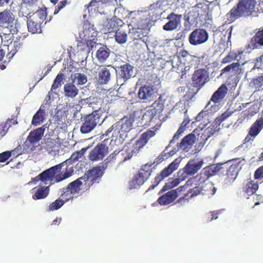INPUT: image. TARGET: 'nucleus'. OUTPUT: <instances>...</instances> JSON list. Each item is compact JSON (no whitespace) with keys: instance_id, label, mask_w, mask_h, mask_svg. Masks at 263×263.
I'll list each match as a JSON object with an SVG mask.
<instances>
[{"instance_id":"f257e3e1","label":"nucleus","mask_w":263,"mask_h":263,"mask_svg":"<svg viewBox=\"0 0 263 263\" xmlns=\"http://www.w3.org/2000/svg\"><path fill=\"white\" fill-rule=\"evenodd\" d=\"M68 160L51 167L43 172L37 176L32 178L27 184L31 185L36 184L40 181L39 185L33 187L31 190L32 198L34 200L45 198L49 192V186L52 183L53 178L56 182H60L70 177L73 172L72 167L67 165Z\"/></svg>"},{"instance_id":"f03ea898","label":"nucleus","mask_w":263,"mask_h":263,"mask_svg":"<svg viewBox=\"0 0 263 263\" xmlns=\"http://www.w3.org/2000/svg\"><path fill=\"white\" fill-rule=\"evenodd\" d=\"M134 120L132 118H124L109 127L106 132V136L115 138V142L122 143L127 136V133L133 127Z\"/></svg>"},{"instance_id":"7ed1b4c3","label":"nucleus","mask_w":263,"mask_h":263,"mask_svg":"<svg viewBox=\"0 0 263 263\" xmlns=\"http://www.w3.org/2000/svg\"><path fill=\"white\" fill-rule=\"evenodd\" d=\"M129 37L132 40L142 39L148 34L149 20L142 18L139 15L128 21Z\"/></svg>"},{"instance_id":"20e7f679","label":"nucleus","mask_w":263,"mask_h":263,"mask_svg":"<svg viewBox=\"0 0 263 263\" xmlns=\"http://www.w3.org/2000/svg\"><path fill=\"white\" fill-rule=\"evenodd\" d=\"M256 3L255 0H239L237 8L232 9L228 16L233 21L241 15H248L254 10Z\"/></svg>"},{"instance_id":"39448f33","label":"nucleus","mask_w":263,"mask_h":263,"mask_svg":"<svg viewBox=\"0 0 263 263\" xmlns=\"http://www.w3.org/2000/svg\"><path fill=\"white\" fill-rule=\"evenodd\" d=\"M84 183L86 184L85 178L82 177L69 183L67 187L63 189L62 199L67 201L70 199L77 198L81 195L82 185Z\"/></svg>"},{"instance_id":"423d86ee","label":"nucleus","mask_w":263,"mask_h":263,"mask_svg":"<svg viewBox=\"0 0 263 263\" xmlns=\"http://www.w3.org/2000/svg\"><path fill=\"white\" fill-rule=\"evenodd\" d=\"M228 162H232V163L227 171L224 182L226 184L230 185L236 179L238 172L245 164L246 161L243 159L237 158L230 160Z\"/></svg>"},{"instance_id":"0eeeda50","label":"nucleus","mask_w":263,"mask_h":263,"mask_svg":"<svg viewBox=\"0 0 263 263\" xmlns=\"http://www.w3.org/2000/svg\"><path fill=\"white\" fill-rule=\"evenodd\" d=\"M100 111L96 110L92 113L86 116L84 119V123L80 130L83 134H87L92 131L97 124L100 125Z\"/></svg>"},{"instance_id":"6e6552de","label":"nucleus","mask_w":263,"mask_h":263,"mask_svg":"<svg viewBox=\"0 0 263 263\" xmlns=\"http://www.w3.org/2000/svg\"><path fill=\"white\" fill-rule=\"evenodd\" d=\"M117 83L118 85L122 86L124 83L133 76H134V67L129 64H126L121 66L117 70Z\"/></svg>"},{"instance_id":"1a4fd4ad","label":"nucleus","mask_w":263,"mask_h":263,"mask_svg":"<svg viewBox=\"0 0 263 263\" xmlns=\"http://www.w3.org/2000/svg\"><path fill=\"white\" fill-rule=\"evenodd\" d=\"M209 39L208 32L203 29H196L189 35V43L194 46L202 44L206 42Z\"/></svg>"},{"instance_id":"9d476101","label":"nucleus","mask_w":263,"mask_h":263,"mask_svg":"<svg viewBox=\"0 0 263 263\" xmlns=\"http://www.w3.org/2000/svg\"><path fill=\"white\" fill-rule=\"evenodd\" d=\"M196 139V136L194 134H189L187 135L182 140L179 145H177L173 150L170 151L169 155H174L179 149L185 151L191 148L195 143Z\"/></svg>"},{"instance_id":"9b49d317","label":"nucleus","mask_w":263,"mask_h":263,"mask_svg":"<svg viewBox=\"0 0 263 263\" xmlns=\"http://www.w3.org/2000/svg\"><path fill=\"white\" fill-rule=\"evenodd\" d=\"M106 168L105 164H102L101 165L93 167L89 171L87 174L82 177L85 178V182H89L88 184L92 183L98 178H100L104 173V171Z\"/></svg>"},{"instance_id":"f8f14e48","label":"nucleus","mask_w":263,"mask_h":263,"mask_svg":"<svg viewBox=\"0 0 263 263\" xmlns=\"http://www.w3.org/2000/svg\"><path fill=\"white\" fill-rule=\"evenodd\" d=\"M181 14L170 13L166 17L168 21L163 26L165 31H173L176 29L181 25Z\"/></svg>"},{"instance_id":"ddd939ff","label":"nucleus","mask_w":263,"mask_h":263,"mask_svg":"<svg viewBox=\"0 0 263 263\" xmlns=\"http://www.w3.org/2000/svg\"><path fill=\"white\" fill-rule=\"evenodd\" d=\"M203 163V160L199 161L190 160L183 168V173H181L182 175L185 176L186 178L187 175H194L202 167Z\"/></svg>"},{"instance_id":"4468645a","label":"nucleus","mask_w":263,"mask_h":263,"mask_svg":"<svg viewBox=\"0 0 263 263\" xmlns=\"http://www.w3.org/2000/svg\"><path fill=\"white\" fill-rule=\"evenodd\" d=\"M138 96L142 100L151 101L157 96V91L153 86L145 85L139 89Z\"/></svg>"},{"instance_id":"2eb2a0df","label":"nucleus","mask_w":263,"mask_h":263,"mask_svg":"<svg viewBox=\"0 0 263 263\" xmlns=\"http://www.w3.org/2000/svg\"><path fill=\"white\" fill-rule=\"evenodd\" d=\"M124 22L121 18L112 17L108 20L104 24L103 31L104 33L117 31L119 27H121Z\"/></svg>"},{"instance_id":"dca6fc26","label":"nucleus","mask_w":263,"mask_h":263,"mask_svg":"<svg viewBox=\"0 0 263 263\" xmlns=\"http://www.w3.org/2000/svg\"><path fill=\"white\" fill-rule=\"evenodd\" d=\"M98 81L100 84H106L110 80L111 73L115 71V69L111 65L107 67L101 66L99 68Z\"/></svg>"},{"instance_id":"f3484780","label":"nucleus","mask_w":263,"mask_h":263,"mask_svg":"<svg viewBox=\"0 0 263 263\" xmlns=\"http://www.w3.org/2000/svg\"><path fill=\"white\" fill-rule=\"evenodd\" d=\"M209 76L205 69H198L193 74L192 80L194 85L197 86H203L207 81Z\"/></svg>"},{"instance_id":"a211bd4d","label":"nucleus","mask_w":263,"mask_h":263,"mask_svg":"<svg viewBox=\"0 0 263 263\" xmlns=\"http://www.w3.org/2000/svg\"><path fill=\"white\" fill-rule=\"evenodd\" d=\"M107 147L101 144L95 147L89 154V158L92 161L102 159L107 154Z\"/></svg>"},{"instance_id":"6ab92c4d","label":"nucleus","mask_w":263,"mask_h":263,"mask_svg":"<svg viewBox=\"0 0 263 263\" xmlns=\"http://www.w3.org/2000/svg\"><path fill=\"white\" fill-rule=\"evenodd\" d=\"M98 33L94 26L88 22H85L83 25V31L80 33L81 37L85 41H91V37L97 35Z\"/></svg>"},{"instance_id":"aec40b11","label":"nucleus","mask_w":263,"mask_h":263,"mask_svg":"<svg viewBox=\"0 0 263 263\" xmlns=\"http://www.w3.org/2000/svg\"><path fill=\"white\" fill-rule=\"evenodd\" d=\"M45 145V148L49 154L53 156L59 154L61 147L59 139H48Z\"/></svg>"},{"instance_id":"412c9836","label":"nucleus","mask_w":263,"mask_h":263,"mask_svg":"<svg viewBox=\"0 0 263 263\" xmlns=\"http://www.w3.org/2000/svg\"><path fill=\"white\" fill-rule=\"evenodd\" d=\"M180 188L171 190L158 198V201L161 205H167L173 202L180 193Z\"/></svg>"},{"instance_id":"4be33fe9","label":"nucleus","mask_w":263,"mask_h":263,"mask_svg":"<svg viewBox=\"0 0 263 263\" xmlns=\"http://www.w3.org/2000/svg\"><path fill=\"white\" fill-rule=\"evenodd\" d=\"M219 171L218 166L211 165L205 167L200 173L199 176V180H201V183L204 182L210 177L215 175Z\"/></svg>"},{"instance_id":"5701e85b","label":"nucleus","mask_w":263,"mask_h":263,"mask_svg":"<svg viewBox=\"0 0 263 263\" xmlns=\"http://www.w3.org/2000/svg\"><path fill=\"white\" fill-rule=\"evenodd\" d=\"M180 162V161L178 159H175L173 162L170 164L167 167H165L161 171L160 174L157 177V179H158L159 181H160L165 178L168 177L174 171L176 170L178 168Z\"/></svg>"},{"instance_id":"b1692460","label":"nucleus","mask_w":263,"mask_h":263,"mask_svg":"<svg viewBox=\"0 0 263 263\" xmlns=\"http://www.w3.org/2000/svg\"><path fill=\"white\" fill-rule=\"evenodd\" d=\"M114 14L115 16L114 17L119 18L122 20V18L128 16L129 20L133 19L137 15H139L138 12L135 11L129 12L127 10H126L122 6L116 8L114 11Z\"/></svg>"},{"instance_id":"393cba45","label":"nucleus","mask_w":263,"mask_h":263,"mask_svg":"<svg viewBox=\"0 0 263 263\" xmlns=\"http://www.w3.org/2000/svg\"><path fill=\"white\" fill-rule=\"evenodd\" d=\"M46 128H47V126L45 124L42 127L31 132L27 137V140L31 143L38 142L43 136L45 130Z\"/></svg>"},{"instance_id":"a878e982","label":"nucleus","mask_w":263,"mask_h":263,"mask_svg":"<svg viewBox=\"0 0 263 263\" xmlns=\"http://www.w3.org/2000/svg\"><path fill=\"white\" fill-rule=\"evenodd\" d=\"M263 46V29L258 31L255 35L253 36L248 44V48L254 49L259 48Z\"/></svg>"},{"instance_id":"bb28decb","label":"nucleus","mask_w":263,"mask_h":263,"mask_svg":"<svg viewBox=\"0 0 263 263\" xmlns=\"http://www.w3.org/2000/svg\"><path fill=\"white\" fill-rule=\"evenodd\" d=\"M148 178V177H145L142 173L139 172L138 174L135 175L133 180L129 182V188L130 189L139 188Z\"/></svg>"},{"instance_id":"cd10ccee","label":"nucleus","mask_w":263,"mask_h":263,"mask_svg":"<svg viewBox=\"0 0 263 263\" xmlns=\"http://www.w3.org/2000/svg\"><path fill=\"white\" fill-rule=\"evenodd\" d=\"M258 189L257 182H254L251 179L247 180L243 184V192L248 196L253 195Z\"/></svg>"},{"instance_id":"c85d7f7f","label":"nucleus","mask_w":263,"mask_h":263,"mask_svg":"<svg viewBox=\"0 0 263 263\" xmlns=\"http://www.w3.org/2000/svg\"><path fill=\"white\" fill-rule=\"evenodd\" d=\"M98 46L99 47H98L96 57L100 62H104L109 57L110 50L105 46L101 45H98Z\"/></svg>"},{"instance_id":"c756f323","label":"nucleus","mask_w":263,"mask_h":263,"mask_svg":"<svg viewBox=\"0 0 263 263\" xmlns=\"http://www.w3.org/2000/svg\"><path fill=\"white\" fill-rule=\"evenodd\" d=\"M199 183H195V186L189 190L188 193L184 196L185 199L187 200L189 198L196 196L201 193L204 194L202 193V191H203V182L201 183V180H199Z\"/></svg>"},{"instance_id":"7c9ffc66","label":"nucleus","mask_w":263,"mask_h":263,"mask_svg":"<svg viewBox=\"0 0 263 263\" xmlns=\"http://www.w3.org/2000/svg\"><path fill=\"white\" fill-rule=\"evenodd\" d=\"M79 90L72 83H66L64 86V96L69 98H74L78 93Z\"/></svg>"},{"instance_id":"2f4dec72","label":"nucleus","mask_w":263,"mask_h":263,"mask_svg":"<svg viewBox=\"0 0 263 263\" xmlns=\"http://www.w3.org/2000/svg\"><path fill=\"white\" fill-rule=\"evenodd\" d=\"M228 92V88L225 85H222L213 95L211 100L215 103L220 102L224 99Z\"/></svg>"},{"instance_id":"473e14b6","label":"nucleus","mask_w":263,"mask_h":263,"mask_svg":"<svg viewBox=\"0 0 263 263\" xmlns=\"http://www.w3.org/2000/svg\"><path fill=\"white\" fill-rule=\"evenodd\" d=\"M41 24L38 22L33 21L32 18H29L27 21V27L28 31L32 34L40 33L42 32Z\"/></svg>"},{"instance_id":"72a5a7b5","label":"nucleus","mask_w":263,"mask_h":263,"mask_svg":"<svg viewBox=\"0 0 263 263\" xmlns=\"http://www.w3.org/2000/svg\"><path fill=\"white\" fill-rule=\"evenodd\" d=\"M263 127V118L257 120L249 131V136L254 138L260 132Z\"/></svg>"},{"instance_id":"f704fd0d","label":"nucleus","mask_w":263,"mask_h":263,"mask_svg":"<svg viewBox=\"0 0 263 263\" xmlns=\"http://www.w3.org/2000/svg\"><path fill=\"white\" fill-rule=\"evenodd\" d=\"M71 79L73 84L83 85L87 82V78L85 74L80 73L72 74Z\"/></svg>"},{"instance_id":"c9c22d12","label":"nucleus","mask_w":263,"mask_h":263,"mask_svg":"<svg viewBox=\"0 0 263 263\" xmlns=\"http://www.w3.org/2000/svg\"><path fill=\"white\" fill-rule=\"evenodd\" d=\"M46 112L38 110L33 117L32 124L35 126L42 124L46 118Z\"/></svg>"},{"instance_id":"e433bc0d","label":"nucleus","mask_w":263,"mask_h":263,"mask_svg":"<svg viewBox=\"0 0 263 263\" xmlns=\"http://www.w3.org/2000/svg\"><path fill=\"white\" fill-rule=\"evenodd\" d=\"M155 133L152 130H147L145 133L142 134L139 140L137 141L139 143L140 146L143 147L148 142L149 139L154 136Z\"/></svg>"},{"instance_id":"4c0bfd02","label":"nucleus","mask_w":263,"mask_h":263,"mask_svg":"<svg viewBox=\"0 0 263 263\" xmlns=\"http://www.w3.org/2000/svg\"><path fill=\"white\" fill-rule=\"evenodd\" d=\"M46 13L43 9L36 11L32 15L29 17L32 18L33 21L38 22L40 24H42L46 18Z\"/></svg>"},{"instance_id":"58836bf2","label":"nucleus","mask_w":263,"mask_h":263,"mask_svg":"<svg viewBox=\"0 0 263 263\" xmlns=\"http://www.w3.org/2000/svg\"><path fill=\"white\" fill-rule=\"evenodd\" d=\"M178 178H177L170 179L168 182L166 183L165 187H168V189L173 188L177 185L180 182V181H182L185 179V176L182 175V174L180 172L178 173Z\"/></svg>"},{"instance_id":"ea45409f","label":"nucleus","mask_w":263,"mask_h":263,"mask_svg":"<svg viewBox=\"0 0 263 263\" xmlns=\"http://www.w3.org/2000/svg\"><path fill=\"white\" fill-rule=\"evenodd\" d=\"M127 34L122 29H118L116 32L115 39L119 44L125 43L127 41Z\"/></svg>"},{"instance_id":"a19ab883","label":"nucleus","mask_w":263,"mask_h":263,"mask_svg":"<svg viewBox=\"0 0 263 263\" xmlns=\"http://www.w3.org/2000/svg\"><path fill=\"white\" fill-rule=\"evenodd\" d=\"M251 87L259 90L263 88V76H259L253 78L250 83Z\"/></svg>"},{"instance_id":"79ce46f5","label":"nucleus","mask_w":263,"mask_h":263,"mask_svg":"<svg viewBox=\"0 0 263 263\" xmlns=\"http://www.w3.org/2000/svg\"><path fill=\"white\" fill-rule=\"evenodd\" d=\"M64 79V74L61 73H59L53 81V83L52 85L50 91L54 90L60 87L63 83Z\"/></svg>"},{"instance_id":"37998d69","label":"nucleus","mask_w":263,"mask_h":263,"mask_svg":"<svg viewBox=\"0 0 263 263\" xmlns=\"http://www.w3.org/2000/svg\"><path fill=\"white\" fill-rule=\"evenodd\" d=\"M217 126V125H212V126H209L204 130L202 136L205 137V139L207 140L212 136L216 131L218 130L219 128H218Z\"/></svg>"},{"instance_id":"c03bdc74","label":"nucleus","mask_w":263,"mask_h":263,"mask_svg":"<svg viewBox=\"0 0 263 263\" xmlns=\"http://www.w3.org/2000/svg\"><path fill=\"white\" fill-rule=\"evenodd\" d=\"M64 203V202L62 199H57L49 205L47 210L48 211L57 210L60 209Z\"/></svg>"},{"instance_id":"a18cd8bd","label":"nucleus","mask_w":263,"mask_h":263,"mask_svg":"<svg viewBox=\"0 0 263 263\" xmlns=\"http://www.w3.org/2000/svg\"><path fill=\"white\" fill-rule=\"evenodd\" d=\"M97 2H101L102 4H104L108 6H115L117 4V0H91L89 4V6H94L95 3Z\"/></svg>"},{"instance_id":"49530a36","label":"nucleus","mask_w":263,"mask_h":263,"mask_svg":"<svg viewBox=\"0 0 263 263\" xmlns=\"http://www.w3.org/2000/svg\"><path fill=\"white\" fill-rule=\"evenodd\" d=\"M4 46H6V50L8 51L6 55V58L8 60V62L13 58L16 52H14L15 47H11L13 46V44L12 42H10V44H4Z\"/></svg>"},{"instance_id":"de8ad7c7","label":"nucleus","mask_w":263,"mask_h":263,"mask_svg":"<svg viewBox=\"0 0 263 263\" xmlns=\"http://www.w3.org/2000/svg\"><path fill=\"white\" fill-rule=\"evenodd\" d=\"M152 170V164L146 163L142 166L140 172L142 173L145 175V177H149L151 175Z\"/></svg>"},{"instance_id":"09e8293b","label":"nucleus","mask_w":263,"mask_h":263,"mask_svg":"<svg viewBox=\"0 0 263 263\" xmlns=\"http://www.w3.org/2000/svg\"><path fill=\"white\" fill-rule=\"evenodd\" d=\"M168 146H167L164 152L160 155L157 158L155 159L154 163H156L158 164L163 161L164 159H167L168 157L171 156L169 155V152H166L167 151Z\"/></svg>"},{"instance_id":"8fccbe9b","label":"nucleus","mask_w":263,"mask_h":263,"mask_svg":"<svg viewBox=\"0 0 263 263\" xmlns=\"http://www.w3.org/2000/svg\"><path fill=\"white\" fill-rule=\"evenodd\" d=\"M140 146V145H139V143L136 142L133 147L128 150L127 152L128 159H130L134 155L136 154L138 152L140 148L142 147Z\"/></svg>"},{"instance_id":"3c124183","label":"nucleus","mask_w":263,"mask_h":263,"mask_svg":"<svg viewBox=\"0 0 263 263\" xmlns=\"http://www.w3.org/2000/svg\"><path fill=\"white\" fill-rule=\"evenodd\" d=\"M12 19L11 13L8 11H4L0 13V21L3 23L8 22Z\"/></svg>"},{"instance_id":"603ef678","label":"nucleus","mask_w":263,"mask_h":263,"mask_svg":"<svg viewBox=\"0 0 263 263\" xmlns=\"http://www.w3.org/2000/svg\"><path fill=\"white\" fill-rule=\"evenodd\" d=\"M197 180H199V176L197 175L195 178H192L190 179H189L186 182L185 185L180 186L179 188H180V190H181V192L182 191L183 189L187 188V187H190L192 186H195V184L197 183Z\"/></svg>"},{"instance_id":"864d4df0","label":"nucleus","mask_w":263,"mask_h":263,"mask_svg":"<svg viewBox=\"0 0 263 263\" xmlns=\"http://www.w3.org/2000/svg\"><path fill=\"white\" fill-rule=\"evenodd\" d=\"M240 65L238 63H233L227 67H226L224 69H222V71L223 72L226 71H229L231 69H232V70H234L236 72H238L239 69L241 70V68L240 67Z\"/></svg>"},{"instance_id":"5fc2aeb1","label":"nucleus","mask_w":263,"mask_h":263,"mask_svg":"<svg viewBox=\"0 0 263 263\" xmlns=\"http://www.w3.org/2000/svg\"><path fill=\"white\" fill-rule=\"evenodd\" d=\"M23 39H21V36H17L16 38V40L12 43L13 44V46L11 47H15L14 52H17L18 50L21 48V46L23 44Z\"/></svg>"},{"instance_id":"6e6d98bb","label":"nucleus","mask_w":263,"mask_h":263,"mask_svg":"<svg viewBox=\"0 0 263 263\" xmlns=\"http://www.w3.org/2000/svg\"><path fill=\"white\" fill-rule=\"evenodd\" d=\"M96 99L95 98H88L81 100V103L83 105L88 104L89 106L94 108V105L95 104Z\"/></svg>"},{"instance_id":"4d7b16f0","label":"nucleus","mask_w":263,"mask_h":263,"mask_svg":"<svg viewBox=\"0 0 263 263\" xmlns=\"http://www.w3.org/2000/svg\"><path fill=\"white\" fill-rule=\"evenodd\" d=\"M10 31L11 32V34H4L3 35H1L2 41L3 42H6L5 40H7V42H8L9 40H10L12 37L13 34L17 32V29H13V30H11Z\"/></svg>"},{"instance_id":"13d9d810","label":"nucleus","mask_w":263,"mask_h":263,"mask_svg":"<svg viewBox=\"0 0 263 263\" xmlns=\"http://www.w3.org/2000/svg\"><path fill=\"white\" fill-rule=\"evenodd\" d=\"M11 156V152L5 151L0 154V162H3L8 159Z\"/></svg>"},{"instance_id":"bf43d9fd","label":"nucleus","mask_w":263,"mask_h":263,"mask_svg":"<svg viewBox=\"0 0 263 263\" xmlns=\"http://www.w3.org/2000/svg\"><path fill=\"white\" fill-rule=\"evenodd\" d=\"M236 58V54L233 52H231L223 59L222 62L225 63L230 62Z\"/></svg>"},{"instance_id":"052dcab7","label":"nucleus","mask_w":263,"mask_h":263,"mask_svg":"<svg viewBox=\"0 0 263 263\" xmlns=\"http://www.w3.org/2000/svg\"><path fill=\"white\" fill-rule=\"evenodd\" d=\"M254 177L256 179L263 178V166L258 168L255 172Z\"/></svg>"},{"instance_id":"680f3d73","label":"nucleus","mask_w":263,"mask_h":263,"mask_svg":"<svg viewBox=\"0 0 263 263\" xmlns=\"http://www.w3.org/2000/svg\"><path fill=\"white\" fill-rule=\"evenodd\" d=\"M82 157V153L81 152H77L74 154H73L70 158V161H75L76 160H78L80 158H81Z\"/></svg>"},{"instance_id":"e2e57ef3","label":"nucleus","mask_w":263,"mask_h":263,"mask_svg":"<svg viewBox=\"0 0 263 263\" xmlns=\"http://www.w3.org/2000/svg\"><path fill=\"white\" fill-rule=\"evenodd\" d=\"M166 2L164 0H159L156 2V5L158 9L162 10L164 8V6Z\"/></svg>"},{"instance_id":"0e129e2a","label":"nucleus","mask_w":263,"mask_h":263,"mask_svg":"<svg viewBox=\"0 0 263 263\" xmlns=\"http://www.w3.org/2000/svg\"><path fill=\"white\" fill-rule=\"evenodd\" d=\"M6 46L0 47V61H1L6 55Z\"/></svg>"},{"instance_id":"69168bd1","label":"nucleus","mask_w":263,"mask_h":263,"mask_svg":"<svg viewBox=\"0 0 263 263\" xmlns=\"http://www.w3.org/2000/svg\"><path fill=\"white\" fill-rule=\"evenodd\" d=\"M208 114L209 112H208V111L204 110H203L200 113H199L200 116H201V117H202L204 119V121H203V123L205 122V120H207L208 117Z\"/></svg>"},{"instance_id":"338daca9","label":"nucleus","mask_w":263,"mask_h":263,"mask_svg":"<svg viewBox=\"0 0 263 263\" xmlns=\"http://www.w3.org/2000/svg\"><path fill=\"white\" fill-rule=\"evenodd\" d=\"M68 4L67 0H64L62 2H60L58 5V7L59 8V9H62L64 8Z\"/></svg>"},{"instance_id":"774afa93","label":"nucleus","mask_w":263,"mask_h":263,"mask_svg":"<svg viewBox=\"0 0 263 263\" xmlns=\"http://www.w3.org/2000/svg\"><path fill=\"white\" fill-rule=\"evenodd\" d=\"M180 135V134L176 132L174 135L173 139L170 141V145L168 146H170L171 144L174 143L175 141L179 138Z\"/></svg>"}]
</instances>
